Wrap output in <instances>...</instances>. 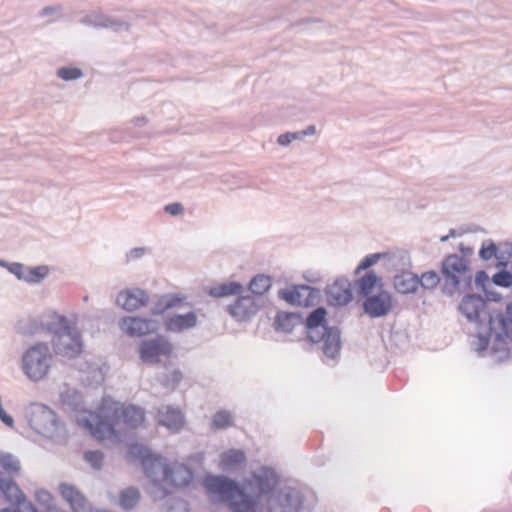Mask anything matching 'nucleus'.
Segmentation results:
<instances>
[{"label": "nucleus", "mask_w": 512, "mask_h": 512, "mask_svg": "<svg viewBox=\"0 0 512 512\" xmlns=\"http://www.w3.org/2000/svg\"><path fill=\"white\" fill-rule=\"evenodd\" d=\"M139 492L136 489L133 488H127L122 491L120 495V505L124 509H131L136 505V503L139 500Z\"/></svg>", "instance_id": "nucleus-32"}, {"label": "nucleus", "mask_w": 512, "mask_h": 512, "mask_svg": "<svg viewBox=\"0 0 512 512\" xmlns=\"http://www.w3.org/2000/svg\"><path fill=\"white\" fill-rule=\"evenodd\" d=\"M359 293L369 297L376 289L381 290L382 284L380 278H378L373 272H369L357 281Z\"/></svg>", "instance_id": "nucleus-25"}, {"label": "nucleus", "mask_w": 512, "mask_h": 512, "mask_svg": "<svg viewBox=\"0 0 512 512\" xmlns=\"http://www.w3.org/2000/svg\"><path fill=\"white\" fill-rule=\"evenodd\" d=\"M309 337H310V339H311L312 341H316V340L314 339V337H313L311 334L309 335Z\"/></svg>", "instance_id": "nucleus-49"}, {"label": "nucleus", "mask_w": 512, "mask_h": 512, "mask_svg": "<svg viewBox=\"0 0 512 512\" xmlns=\"http://www.w3.org/2000/svg\"><path fill=\"white\" fill-rule=\"evenodd\" d=\"M145 420L144 410L135 405L115 407L112 416L90 412L79 420L83 427L100 442L116 443L122 435L140 427Z\"/></svg>", "instance_id": "nucleus-1"}, {"label": "nucleus", "mask_w": 512, "mask_h": 512, "mask_svg": "<svg viewBox=\"0 0 512 512\" xmlns=\"http://www.w3.org/2000/svg\"><path fill=\"white\" fill-rule=\"evenodd\" d=\"M486 278V274L484 271H479L477 272V275H476V281L477 282H480L482 281V279Z\"/></svg>", "instance_id": "nucleus-45"}, {"label": "nucleus", "mask_w": 512, "mask_h": 512, "mask_svg": "<svg viewBox=\"0 0 512 512\" xmlns=\"http://www.w3.org/2000/svg\"><path fill=\"white\" fill-rule=\"evenodd\" d=\"M271 287V278L266 275H257L249 283V289L256 295H263Z\"/></svg>", "instance_id": "nucleus-29"}, {"label": "nucleus", "mask_w": 512, "mask_h": 512, "mask_svg": "<svg viewBox=\"0 0 512 512\" xmlns=\"http://www.w3.org/2000/svg\"><path fill=\"white\" fill-rule=\"evenodd\" d=\"M120 327L130 336H142L155 330L152 321L139 317L123 318Z\"/></svg>", "instance_id": "nucleus-17"}, {"label": "nucleus", "mask_w": 512, "mask_h": 512, "mask_svg": "<svg viewBox=\"0 0 512 512\" xmlns=\"http://www.w3.org/2000/svg\"><path fill=\"white\" fill-rule=\"evenodd\" d=\"M419 278L409 272H403L394 279V287L399 293L408 294L416 291Z\"/></svg>", "instance_id": "nucleus-23"}, {"label": "nucleus", "mask_w": 512, "mask_h": 512, "mask_svg": "<svg viewBox=\"0 0 512 512\" xmlns=\"http://www.w3.org/2000/svg\"><path fill=\"white\" fill-rule=\"evenodd\" d=\"M0 490L10 502H20L23 498L21 490L13 480L0 478Z\"/></svg>", "instance_id": "nucleus-27"}, {"label": "nucleus", "mask_w": 512, "mask_h": 512, "mask_svg": "<svg viewBox=\"0 0 512 512\" xmlns=\"http://www.w3.org/2000/svg\"><path fill=\"white\" fill-rule=\"evenodd\" d=\"M186 304V297L182 294H168L162 296L158 302L159 312L173 308H181Z\"/></svg>", "instance_id": "nucleus-26"}, {"label": "nucleus", "mask_w": 512, "mask_h": 512, "mask_svg": "<svg viewBox=\"0 0 512 512\" xmlns=\"http://www.w3.org/2000/svg\"><path fill=\"white\" fill-rule=\"evenodd\" d=\"M0 467L8 474H17L21 469L19 461L13 455L3 452H0Z\"/></svg>", "instance_id": "nucleus-30"}, {"label": "nucleus", "mask_w": 512, "mask_h": 512, "mask_svg": "<svg viewBox=\"0 0 512 512\" xmlns=\"http://www.w3.org/2000/svg\"><path fill=\"white\" fill-rule=\"evenodd\" d=\"M296 317L292 313L279 312L275 318L274 326L276 330L289 332L295 325Z\"/></svg>", "instance_id": "nucleus-28"}, {"label": "nucleus", "mask_w": 512, "mask_h": 512, "mask_svg": "<svg viewBox=\"0 0 512 512\" xmlns=\"http://www.w3.org/2000/svg\"><path fill=\"white\" fill-rule=\"evenodd\" d=\"M27 269L26 267H24L22 264L20 263H14L11 265L10 267V271L17 276L18 279H21L23 280V276L26 275V272H27Z\"/></svg>", "instance_id": "nucleus-41"}, {"label": "nucleus", "mask_w": 512, "mask_h": 512, "mask_svg": "<svg viewBox=\"0 0 512 512\" xmlns=\"http://www.w3.org/2000/svg\"><path fill=\"white\" fill-rule=\"evenodd\" d=\"M363 306L365 312L371 317H381L390 311L392 299L387 291L380 290L376 295L367 297Z\"/></svg>", "instance_id": "nucleus-15"}, {"label": "nucleus", "mask_w": 512, "mask_h": 512, "mask_svg": "<svg viewBox=\"0 0 512 512\" xmlns=\"http://www.w3.org/2000/svg\"><path fill=\"white\" fill-rule=\"evenodd\" d=\"M59 493L74 512H89L91 510L87 498L76 486L70 483H61Z\"/></svg>", "instance_id": "nucleus-12"}, {"label": "nucleus", "mask_w": 512, "mask_h": 512, "mask_svg": "<svg viewBox=\"0 0 512 512\" xmlns=\"http://www.w3.org/2000/svg\"><path fill=\"white\" fill-rule=\"evenodd\" d=\"M233 425V419L230 412L220 410L212 418L213 429H226Z\"/></svg>", "instance_id": "nucleus-31"}, {"label": "nucleus", "mask_w": 512, "mask_h": 512, "mask_svg": "<svg viewBox=\"0 0 512 512\" xmlns=\"http://www.w3.org/2000/svg\"><path fill=\"white\" fill-rule=\"evenodd\" d=\"M197 323V314L190 311L186 314L173 315L165 321V328L171 332H182L193 328Z\"/></svg>", "instance_id": "nucleus-20"}, {"label": "nucleus", "mask_w": 512, "mask_h": 512, "mask_svg": "<svg viewBox=\"0 0 512 512\" xmlns=\"http://www.w3.org/2000/svg\"><path fill=\"white\" fill-rule=\"evenodd\" d=\"M459 309L469 321L477 322L480 326L485 325L480 332L485 345L492 336L512 341V305H507L505 313H502L489 307L482 297L468 295L463 298Z\"/></svg>", "instance_id": "nucleus-2"}, {"label": "nucleus", "mask_w": 512, "mask_h": 512, "mask_svg": "<svg viewBox=\"0 0 512 512\" xmlns=\"http://www.w3.org/2000/svg\"><path fill=\"white\" fill-rule=\"evenodd\" d=\"M326 317V310L324 308H317L307 317V327L309 329L317 328L322 324Z\"/></svg>", "instance_id": "nucleus-34"}, {"label": "nucleus", "mask_w": 512, "mask_h": 512, "mask_svg": "<svg viewBox=\"0 0 512 512\" xmlns=\"http://www.w3.org/2000/svg\"><path fill=\"white\" fill-rule=\"evenodd\" d=\"M149 302L148 293L140 288H130L119 292L116 303L127 311H134L145 307Z\"/></svg>", "instance_id": "nucleus-13"}, {"label": "nucleus", "mask_w": 512, "mask_h": 512, "mask_svg": "<svg viewBox=\"0 0 512 512\" xmlns=\"http://www.w3.org/2000/svg\"><path fill=\"white\" fill-rule=\"evenodd\" d=\"M156 421L159 425L164 426L173 433L180 431L185 425V419L181 410L169 405L161 406L158 409Z\"/></svg>", "instance_id": "nucleus-14"}, {"label": "nucleus", "mask_w": 512, "mask_h": 512, "mask_svg": "<svg viewBox=\"0 0 512 512\" xmlns=\"http://www.w3.org/2000/svg\"><path fill=\"white\" fill-rule=\"evenodd\" d=\"M228 309L236 320L244 321L256 314L258 306L253 297L241 296Z\"/></svg>", "instance_id": "nucleus-16"}, {"label": "nucleus", "mask_w": 512, "mask_h": 512, "mask_svg": "<svg viewBox=\"0 0 512 512\" xmlns=\"http://www.w3.org/2000/svg\"><path fill=\"white\" fill-rule=\"evenodd\" d=\"M277 484V477L270 471H264L262 474H255L249 485L251 489L256 490L257 498L271 492Z\"/></svg>", "instance_id": "nucleus-19"}, {"label": "nucleus", "mask_w": 512, "mask_h": 512, "mask_svg": "<svg viewBox=\"0 0 512 512\" xmlns=\"http://www.w3.org/2000/svg\"><path fill=\"white\" fill-rule=\"evenodd\" d=\"M140 357L147 363H158L162 357L168 358L172 353L171 343L163 337L142 342Z\"/></svg>", "instance_id": "nucleus-9"}, {"label": "nucleus", "mask_w": 512, "mask_h": 512, "mask_svg": "<svg viewBox=\"0 0 512 512\" xmlns=\"http://www.w3.org/2000/svg\"><path fill=\"white\" fill-rule=\"evenodd\" d=\"M440 282V278L438 274L434 271H428L422 274L419 279V284H421L424 288L431 289L436 287Z\"/></svg>", "instance_id": "nucleus-36"}, {"label": "nucleus", "mask_w": 512, "mask_h": 512, "mask_svg": "<svg viewBox=\"0 0 512 512\" xmlns=\"http://www.w3.org/2000/svg\"><path fill=\"white\" fill-rule=\"evenodd\" d=\"M294 139H297V134L296 133L282 134V135H280L278 137V143L280 145H287V144H289Z\"/></svg>", "instance_id": "nucleus-43"}, {"label": "nucleus", "mask_w": 512, "mask_h": 512, "mask_svg": "<svg viewBox=\"0 0 512 512\" xmlns=\"http://www.w3.org/2000/svg\"><path fill=\"white\" fill-rule=\"evenodd\" d=\"M207 491L227 502L234 512H254L256 502L247 496L233 481L218 476L204 480Z\"/></svg>", "instance_id": "nucleus-5"}, {"label": "nucleus", "mask_w": 512, "mask_h": 512, "mask_svg": "<svg viewBox=\"0 0 512 512\" xmlns=\"http://www.w3.org/2000/svg\"><path fill=\"white\" fill-rule=\"evenodd\" d=\"M85 459L94 467L100 468L103 460V454L99 451H89L85 453Z\"/></svg>", "instance_id": "nucleus-39"}, {"label": "nucleus", "mask_w": 512, "mask_h": 512, "mask_svg": "<svg viewBox=\"0 0 512 512\" xmlns=\"http://www.w3.org/2000/svg\"><path fill=\"white\" fill-rule=\"evenodd\" d=\"M314 133H315V127L314 126L308 127V129L303 132L304 135L314 134Z\"/></svg>", "instance_id": "nucleus-46"}, {"label": "nucleus", "mask_w": 512, "mask_h": 512, "mask_svg": "<svg viewBox=\"0 0 512 512\" xmlns=\"http://www.w3.org/2000/svg\"><path fill=\"white\" fill-rule=\"evenodd\" d=\"M145 249L144 248H134L129 253V258L135 259L140 258L144 255Z\"/></svg>", "instance_id": "nucleus-44"}, {"label": "nucleus", "mask_w": 512, "mask_h": 512, "mask_svg": "<svg viewBox=\"0 0 512 512\" xmlns=\"http://www.w3.org/2000/svg\"><path fill=\"white\" fill-rule=\"evenodd\" d=\"M39 331L55 334L52 340L54 351L64 358H75L83 351L79 332L68 324L65 317L55 312L44 315L39 326L31 329L32 333Z\"/></svg>", "instance_id": "nucleus-4"}, {"label": "nucleus", "mask_w": 512, "mask_h": 512, "mask_svg": "<svg viewBox=\"0 0 512 512\" xmlns=\"http://www.w3.org/2000/svg\"><path fill=\"white\" fill-rule=\"evenodd\" d=\"M479 255L484 260H490L493 257L502 259V256L498 255V248L492 241H487L482 244L479 251Z\"/></svg>", "instance_id": "nucleus-35"}, {"label": "nucleus", "mask_w": 512, "mask_h": 512, "mask_svg": "<svg viewBox=\"0 0 512 512\" xmlns=\"http://www.w3.org/2000/svg\"><path fill=\"white\" fill-rule=\"evenodd\" d=\"M442 273L454 286H458L461 282L470 285L472 281V275L467 262L458 255H449L445 259Z\"/></svg>", "instance_id": "nucleus-7"}, {"label": "nucleus", "mask_w": 512, "mask_h": 512, "mask_svg": "<svg viewBox=\"0 0 512 512\" xmlns=\"http://www.w3.org/2000/svg\"><path fill=\"white\" fill-rule=\"evenodd\" d=\"M30 426L39 434L51 437L56 430V416L54 412L47 407H40L35 410L30 417Z\"/></svg>", "instance_id": "nucleus-10"}, {"label": "nucleus", "mask_w": 512, "mask_h": 512, "mask_svg": "<svg viewBox=\"0 0 512 512\" xmlns=\"http://www.w3.org/2000/svg\"><path fill=\"white\" fill-rule=\"evenodd\" d=\"M127 458L130 462L138 461L144 469L147 477L160 482V486L166 490L167 486L182 488L192 481V471L182 464L169 466L158 455L142 444H131Z\"/></svg>", "instance_id": "nucleus-3"}, {"label": "nucleus", "mask_w": 512, "mask_h": 512, "mask_svg": "<svg viewBox=\"0 0 512 512\" xmlns=\"http://www.w3.org/2000/svg\"><path fill=\"white\" fill-rule=\"evenodd\" d=\"M380 258V254H371L365 257L362 262L358 265L356 272H360L361 270H365L375 264Z\"/></svg>", "instance_id": "nucleus-40"}, {"label": "nucleus", "mask_w": 512, "mask_h": 512, "mask_svg": "<svg viewBox=\"0 0 512 512\" xmlns=\"http://www.w3.org/2000/svg\"><path fill=\"white\" fill-rule=\"evenodd\" d=\"M328 301L336 306H342L352 300V291L347 281H335L329 286Z\"/></svg>", "instance_id": "nucleus-18"}, {"label": "nucleus", "mask_w": 512, "mask_h": 512, "mask_svg": "<svg viewBox=\"0 0 512 512\" xmlns=\"http://www.w3.org/2000/svg\"><path fill=\"white\" fill-rule=\"evenodd\" d=\"M48 274V267L38 266L34 268H28L26 275L23 276V280L29 283H38L43 280Z\"/></svg>", "instance_id": "nucleus-33"}, {"label": "nucleus", "mask_w": 512, "mask_h": 512, "mask_svg": "<svg viewBox=\"0 0 512 512\" xmlns=\"http://www.w3.org/2000/svg\"><path fill=\"white\" fill-rule=\"evenodd\" d=\"M0 512H19V511H17V510H10V509L5 508V509H2Z\"/></svg>", "instance_id": "nucleus-48"}, {"label": "nucleus", "mask_w": 512, "mask_h": 512, "mask_svg": "<svg viewBox=\"0 0 512 512\" xmlns=\"http://www.w3.org/2000/svg\"><path fill=\"white\" fill-rule=\"evenodd\" d=\"M53 355L47 344L38 343L29 347L22 355V370L32 381H40L47 377Z\"/></svg>", "instance_id": "nucleus-6"}, {"label": "nucleus", "mask_w": 512, "mask_h": 512, "mask_svg": "<svg viewBox=\"0 0 512 512\" xmlns=\"http://www.w3.org/2000/svg\"><path fill=\"white\" fill-rule=\"evenodd\" d=\"M496 285L509 287L512 284V276L508 272H498L493 276Z\"/></svg>", "instance_id": "nucleus-38"}, {"label": "nucleus", "mask_w": 512, "mask_h": 512, "mask_svg": "<svg viewBox=\"0 0 512 512\" xmlns=\"http://www.w3.org/2000/svg\"><path fill=\"white\" fill-rule=\"evenodd\" d=\"M273 512H299L302 499L295 490L281 491L269 501Z\"/></svg>", "instance_id": "nucleus-11"}, {"label": "nucleus", "mask_w": 512, "mask_h": 512, "mask_svg": "<svg viewBox=\"0 0 512 512\" xmlns=\"http://www.w3.org/2000/svg\"><path fill=\"white\" fill-rule=\"evenodd\" d=\"M31 512H38L34 507L31 506ZM46 512H59L56 508H47Z\"/></svg>", "instance_id": "nucleus-47"}, {"label": "nucleus", "mask_w": 512, "mask_h": 512, "mask_svg": "<svg viewBox=\"0 0 512 512\" xmlns=\"http://www.w3.org/2000/svg\"><path fill=\"white\" fill-rule=\"evenodd\" d=\"M279 294L288 304L299 307L313 306L318 299V292L307 285H296L280 291Z\"/></svg>", "instance_id": "nucleus-8"}, {"label": "nucleus", "mask_w": 512, "mask_h": 512, "mask_svg": "<svg viewBox=\"0 0 512 512\" xmlns=\"http://www.w3.org/2000/svg\"><path fill=\"white\" fill-rule=\"evenodd\" d=\"M165 211L171 215H179L183 212V206L180 203H172L165 206Z\"/></svg>", "instance_id": "nucleus-42"}, {"label": "nucleus", "mask_w": 512, "mask_h": 512, "mask_svg": "<svg viewBox=\"0 0 512 512\" xmlns=\"http://www.w3.org/2000/svg\"><path fill=\"white\" fill-rule=\"evenodd\" d=\"M340 348V332L335 328H326L323 335V353L329 358H335L339 355Z\"/></svg>", "instance_id": "nucleus-21"}, {"label": "nucleus", "mask_w": 512, "mask_h": 512, "mask_svg": "<svg viewBox=\"0 0 512 512\" xmlns=\"http://www.w3.org/2000/svg\"><path fill=\"white\" fill-rule=\"evenodd\" d=\"M245 461L246 456L243 451L231 449L222 453L219 465L223 470H232L244 465Z\"/></svg>", "instance_id": "nucleus-22"}, {"label": "nucleus", "mask_w": 512, "mask_h": 512, "mask_svg": "<svg viewBox=\"0 0 512 512\" xmlns=\"http://www.w3.org/2000/svg\"><path fill=\"white\" fill-rule=\"evenodd\" d=\"M58 76L63 80H75L82 76V72L78 68L63 67L58 70Z\"/></svg>", "instance_id": "nucleus-37"}, {"label": "nucleus", "mask_w": 512, "mask_h": 512, "mask_svg": "<svg viewBox=\"0 0 512 512\" xmlns=\"http://www.w3.org/2000/svg\"><path fill=\"white\" fill-rule=\"evenodd\" d=\"M243 291V286L238 282L221 283L211 287L208 294L215 298L239 295Z\"/></svg>", "instance_id": "nucleus-24"}]
</instances>
